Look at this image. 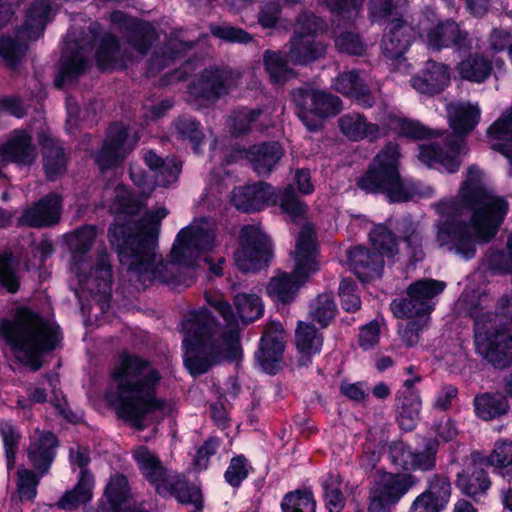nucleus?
Returning <instances> with one entry per match:
<instances>
[{"instance_id": "f257e3e1", "label": "nucleus", "mask_w": 512, "mask_h": 512, "mask_svg": "<svg viewBox=\"0 0 512 512\" xmlns=\"http://www.w3.org/2000/svg\"><path fill=\"white\" fill-rule=\"evenodd\" d=\"M143 158L150 169L149 177L141 169L130 168L131 179L140 195H134L124 186L115 189L110 210L116 215V221L109 230L110 242L116 247L121 264L144 284L159 280L173 288L189 287L193 279L177 276L174 270L193 267L204 253L214 248V223L204 218L195 219L177 234L169 262L157 261L158 231L161 220L168 214L167 209L160 206L145 212L138 220L135 218L156 186L166 187L178 179L181 164L175 158L163 159L153 151H147Z\"/></svg>"}, {"instance_id": "f03ea898", "label": "nucleus", "mask_w": 512, "mask_h": 512, "mask_svg": "<svg viewBox=\"0 0 512 512\" xmlns=\"http://www.w3.org/2000/svg\"><path fill=\"white\" fill-rule=\"evenodd\" d=\"M484 173L476 166L467 170L459 199L437 204L435 241L439 248L469 260L475 257L477 244L490 241L507 213L504 199L494 196L485 186Z\"/></svg>"}, {"instance_id": "7ed1b4c3", "label": "nucleus", "mask_w": 512, "mask_h": 512, "mask_svg": "<svg viewBox=\"0 0 512 512\" xmlns=\"http://www.w3.org/2000/svg\"><path fill=\"white\" fill-rule=\"evenodd\" d=\"M206 300L223 318L227 331L214 325L206 309L189 313L183 324L184 364L196 376L203 374L222 360H238L241 355L239 321L244 324L260 318L264 311L261 298L256 294L241 293L234 297L238 317L222 295L207 294Z\"/></svg>"}, {"instance_id": "20e7f679", "label": "nucleus", "mask_w": 512, "mask_h": 512, "mask_svg": "<svg viewBox=\"0 0 512 512\" xmlns=\"http://www.w3.org/2000/svg\"><path fill=\"white\" fill-rule=\"evenodd\" d=\"M159 381L158 371L149 362L123 355L112 371L107 402L119 417L141 429L173 411L172 404L156 398Z\"/></svg>"}, {"instance_id": "39448f33", "label": "nucleus", "mask_w": 512, "mask_h": 512, "mask_svg": "<svg viewBox=\"0 0 512 512\" xmlns=\"http://www.w3.org/2000/svg\"><path fill=\"white\" fill-rule=\"evenodd\" d=\"M506 248L507 255L496 252L489 256L491 267L501 272L512 270V232ZM467 298L464 301L475 320L478 353L496 367H507L512 363V289L500 297L495 314L484 312L490 302L487 294H479L476 301L474 296L469 301Z\"/></svg>"}, {"instance_id": "423d86ee", "label": "nucleus", "mask_w": 512, "mask_h": 512, "mask_svg": "<svg viewBox=\"0 0 512 512\" xmlns=\"http://www.w3.org/2000/svg\"><path fill=\"white\" fill-rule=\"evenodd\" d=\"M97 238L94 226H83L66 236L69 249L72 252V272L76 275L80 289L76 295L80 301L89 293L95 305L101 312L109 308L111 298V265L105 250H99L95 262L88 252Z\"/></svg>"}, {"instance_id": "0eeeda50", "label": "nucleus", "mask_w": 512, "mask_h": 512, "mask_svg": "<svg viewBox=\"0 0 512 512\" xmlns=\"http://www.w3.org/2000/svg\"><path fill=\"white\" fill-rule=\"evenodd\" d=\"M0 335L11 346L16 357L36 371L42 365V352L55 348L58 327L29 309L20 308L14 321L0 322Z\"/></svg>"}, {"instance_id": "6e6552de", "label": "nucleus", "mask_w": 512, "mask_h": 512, "mask_svg": "<svg viewBox=\"0 0 512 512\" xmlns=\"http://www.w3.org/2000/svg\"><path fill=\"white\" fill-rule=\"evenodd\" d=\"M447 116L454 132L453 139L445 137V150L437 141H430L419 147L418 159L429 167L454 173L460 167L459 156L467 152L463 137L479 123L481 109L478 103L455 102L447 105Z\"/></svg>"}, {"instance_id": "1a4fd4ad", "label": "nucleus", "mask_w": 512, "mask_h": 512, "mask_svg": "<svg viewBox=\"0 0 512 512\" xmlns=\"http://www.w3.org/2000/svg\"><path fill=\"white\" fill-rule=\"evenodd\" d=\"M400 151L396 143H388L374 157L358 186L369 193L384 194L390 202L410 200L417 190L399 173Z\"/></svg>"}, {"instance_id": "9d476101", "label": "nucleus", "mask_w": 512, "mask_h": 512, "mask_svg": "<svg viewBox=\"0 0 512 512\" xmlns=\"http://www.w3.org/2000/svg\"><path fill=\"white\" fill-rule=\"evenodd\" d=\"M338 126L347 139L356 142L363 139L374 141L389 131L414 139H432L441 134L440 131L431 130L418 121L408 120L391 112L378 116L375 122L368 121L359 113H347L339 118Z\"/></svg>"}, {"instance_id": "9b49d317", "label": "nucleus", "mask_w": 512, "mask_h": 512, "mask_svg": "<svg viewBox=\"0 0 512 512\" xmlns=\"http://www.w3.org/2000/svg\"><path fill=\"white\" fill-rule=\"evenodd\" d=\"M295 268L291 274L280 273L271 278L267 293L275 301L291 302L300 286L318 270L316 238L313 227L305 224L296 239L293 253Z\"/></svg>"}, {"instance_id": "f8f14e48", "label": "nucleus", "mask_w": 512, "mask_h": 512, "mask_svg": "<svg viewBox=\"0 0 512 512\" xmlns=\"http://www.w3.org/2000/svg\"><path fill=\"white\" fill-rule=\"evenodd\" d=\"M231 200L238 210L244 212L258 211L279 203L282 212L287 214L293 222L300 221L307 209L291 186L276 193L271 185L263 182L235 188Z\"/></svg>"}, {"instance_id": "ddd939ff", "label": "nucleus", "mask_w": 512, "mask_h": 512, "mask_svg": "<svg viewBox=\"0 0 512 512\" xmlns=\"http://www.w3.org/2000/svg\"><path fill=\"white\" fill-rule=\"evenodd\" d=\"M133 457L145 478L152 483L160 495H174L182 503L201 502V491L195 485H189L185 479L166 471L160 460L146 447L139 446L133 451Z\"/></svg>"}, {"instance_id": "4468645a", "label": "nucleus", "mask_w": 512, "mask_h": 512, "mask_svg": "<svg viewBox=\"0 0 512 512\" xmlns=\"http://www.w3.org/2000/svg\"><path fill=\"white\" fill-rule=\"evenodd\" d=\"M55 7L51 0H36L29 8L16 39L10 36L0 39V56L8 67L16 68L27 50L26 41L37 40L41 36L45 25L54 15Z\"/></svg>"}, {"instance_id": "2eb2a0df", "label": "nucleus", "mask_w": 512, "mask_h": 512, "mask_svg": "<svg viewBox=\"0 0 512 512\" xmlns=\"http://www.w3.org/2000/svg\"><path fill=\"white\" fill-rule=\"evenodd\" d=\"M415 31L427 47L435 51L451 47L468 50L472 46L468 31L452 19L437 21L433 15H421Z\"/></svg>"}, {"instance_id": "dca6fc26", "label": "nucleus", "mask_w": 512, "mask_h": 512, "mask_svg": "<svg viewBox=\"0 0 512 512\" xmlns=\"http://www.w3.org/2000/svg\"><path fill=\"white\" fill-rule=\"evenodd\" d=\"M292 100L298 107L299 118L310 131L318 130L323 118L336 115L342 108L338 96L322 90L296 89Z\"/></svg>"}, {"instance_id": "f3484780", "label": "nucleus", "mask_w": 512, "mask_h": 512, "mask_svg": "<svg viewBox=\"0 0 512 512\" xmlns=\"http://www.w3.org/2000/svg\"><path fill=\"white\" fill-rule=\"evenodd\" d=\"M323 28V21L313 14L304 13L298 17L288 52L291 63L305 65L325 55V45L314 39Z\"/></svg>"}, {"instance_id": "a211bd4d", "label": "nucleus", "mask_w": 512, "mask_h": 512, "mask_svg": "<svg viewBox=\"0 0 512 512\" xmlns=\"http://www.w3.org/2000/svg\"><path fill=\"white\" fill-rule=\"evenodd\" d=\"M272 255L270 239L259 226L242 228L240 247L234 254L235 263L244 272H255L267 266Z\"/></svg>"}, {"instance_id": "6ab92c4d", "label": "nucleus", "mask_w": 512, "mask_h": 512, "mask_svg": "<svg viewBox=\"0 0 512 512\" xmlns=\"http://www.w3.org/2000/svg\"><path fill=\"white\" fill-rule=\"evenodd\" d=\"M327 7L335 13L333 19L337 31L335 36V45L338 50L353 55H361L366 45L357 33L350 30H341V26L346 28L352 23L359 14L363 0H324Z\"/></svg>"}, {"instance_id": "aec40b11", "label": "nucleus", "mask_w": 512, "mask_h": 512, "mask_svg": "<svg viewBox=\"0 0 512 512\" xmlns=\"http://www.w3.org/2000/svg\"><path fill=\"white\" fill-rule=\"evenodd\" d=\"M445 287L444 282L434 279L416 281L407 288V298L392 301L391 310L402 319L420 314L428 316L433 310L431 299L443 292Z\"/></svg>"}, {"instance_id": "412c9836", "label": "nucleus", "mask_w": 512, "mask_h": 512, "mask_svg": "<svg viewBox=\"0 0 512 512\" xmlns=\"http://www.w3.org/2000/svg\"><path fill=\"white\" fill-rule=\"evenodd\" d=\"M90 461L89 450L85 447L70 449V462L73 468L81 469L77 484L72 490L67 491L58 501V507L64 510H74L82 504H86L93 497L95 480L93 475L85 469Z\"/></svg>"}, {"instance_id": "4be33fe9", "label": "nucleus", "mask_w": 512, "mask_h": 512, "mask_svg": "<svg viewBox=\"0 0 512 512\" xmlns=\"http://www.w3.org/2000/svg\"><path fill=\"white\" fill-rule=\"evenodd\" d=\"M137 140L122 124L111 126L103 147L96 156L99 168L103 171L118 165L133 149Z\"/></svg>"}, {"instance_id": "5701e85b", "label": "nucleus", "mask_w": 512, "mask_h": 512, "mask_svg": "<svg viewBox=\"0 0 512 512\" xmlns=\"http://www.w3.org/2000/svg\"><path fill=\"white\" fill-rule=\"evenodd\" d=\"M285 334L278 322H270L260 341L256 360L260 367L268 374L274 375L280 368L284 352Z\"/></svg>"}, {"instance_id": "b1692460", "label": "nucleus", "mask_w": 512, "mask_h": 512, "mask_svg": "<svg viewBox=\"0 0 512 512\" xmlns=\"http://www.w3.org/2000/svg\"><path fill=\"white\" fill-rule=\"evenodd\" d=\"M233 76L229 70L206 69L189 86V93L196 99L215 101L229 91L234 83Z\"/></svg>"}, {"instance_id": "393cba45", "label": "nucleus", "mask_w": 512, "mask_h": 512, "mask_svg": "<svg viewBox=\"0 0 512 512\" xmlns=\"http://www.w3.org/2000/svg\"><path fill=\"white\" fill-rule=\"evenodd\" d=\"M111 21L119 29L127 31V40L140 55H145L156 38L154 27L148 22L127 17L120 11L111 14Z\"/></svg>"}, {"instance_id": "a878e982", "label": "nucleus", "mask_w": 512, "mask_h": 512, "mask_svg": "<svg viewBox=\"0 0 512 512\" xmlns=\"http://www.w3.org/2000/svg\"><path fill=\"white\" fill-rule=\"evenodd\" d=\"M85 512H147L131 505L129 499L128 481L123 475L113 476L100 500L98 510L87 509Z\"/></svg>"}, {"instance_id": "bb28decb", "label": "nucleus", "mask_w": 512, "mask_h": 512, "mask_svg": "<svg viewBox=\"0 0 512 512\" xmlns=\"http://www.w3.org/2000/svg\"><path fill=\"white\" fill-rule=\"evenodd\" d=\"M332 87L365 108L374 104V97L367 85V75L364 72L343 71L333 80Z\"/></svg>"}, {"instance_id": "cd10ccee", "label": "nucleus", "mask_w": 512, "mask_h": 512, "mask_svg": "<svg viewBox=\"0 0 512 512\" xmlns=\"http://www.w3.org/2000/svg\"><path fill=\"white\" fill-rule=\"evenodd\" d=\"M0 157L3 162L31 165L37 158V149L32 143L30 131L14 130L0 146Z\"/></svg>"}, {"instance_id": "c85d7f7f", "label": "nucleus", "mask_w": 512, "mask_h": 512, "mask_svg": "<svg viewBox=\"0 0 512 512\" xmlns=\"http://www.w3.org/2000/svg\"><path fill=\"white\" fill-rule=\"evenodd\" d=\"M411 32L412 28L408 24L401 19H396L388 24L387 31L383 36L381 42L383 54L391 60H397L399 67L408 66L402 56L411 43Z\"/></svg>"}, {"instance_id": "c756f323", "label": "nucleus", "mask_w": 512, "mask_h": 512, "mask_svg": "<svg viewBox=\"0 0 512 512\" xmlns=\"http://www.w3.org/2000/svg\"><path fill=\"white\" fill-rule=\"evenodd\" d=\"M243 154L249 159L258 175H267L276 167L284 155V150L278 142L260 143L250 147L247 152L237 151L232 159L227 160V163L235 161L236 158H242Z\"/></svg>"}, {"instance_id": "7c9ffc66", "label": "nucleus", "mask_w": 512, "mask_h": 512, "mask_svg": "<svg viewBox=\"0 0 512 512\" xmlns=\"http://www.w3.org/2000/svg\"><path fill=\"white\" fill-rule=\"evenodd\" d=\"M450 82L447 65L429 60L421 74L411 78V86L420 94L432 96L442 92Z\"/></svg>"}, {"instance_id": "2f4dec72", "label": "nucleus", "mask_w": 512, "mask_h": 512, "mask_svg": "<svg viewBox=\"0 0 512 512\" xmlns=\"http://www.w3.org/2000/svg\"><path fill=\"white\" fill-rule=\"evenodd\" d=\"M61 198L50 194L34 206L25 209L18 220L21 226L44 227L56 223L60 218Z\"/></svg>"}, {"instance_id": "473e14b6", "label": "nucleus", "mask_w": 512, "mask_h": 512, "mask_svg": "<svg viewBox=\"0 0 512 512\" xmlns=\"http://www.w3.org/2000/svg\"><path fill=\"white\" fill-rule=\"evenodd\" d=\"M98 23L90 25V32L97 44L96 61L101 69H121L126 65L124 54L121 52L117 39L105 34L100 37Z\"/></svg>"}, {"instance_id": "72a5a7b5", "label": "nucleus", "mask_w": 512, "mask_h": 512, "mask_svg": "<svg viewBox=\"0 0 512 512\" xmlns=\"http://www.w3.org/2000/svg\"><path fill=\"white\" fill-rule=\"evenodd\" d=\"M349 266L355 275L363 282L378 278L384 268V260L375 252L362 246L346 251Z\"/></svg>"}, {"instance_id": "f704fd0d", "label": "nucleus", "mask_w": 512, "mask_h": 512, "mask_svg": "<svg viewBox=\"0 0 512 512\" xmlns=\"http://www.w3.org/2000/svg\"><path fill=\"white\" fill-rule=\"evenodd\" d=\"M488 137L493 143L492 149L503 154L510 163L509 175L512 176V106L506 109L501 116L488 128Z\"/></svg>"}, {"instance_id": "c9c22d12", "label": "nucleus", "mask_w": 512, "mask_h": 512, "mask_svg": "<svg viewBox=\"0 0 512 512\" xmlns=\"http://www.w3.org/2000/svg\"><path fill=\"white\" fill-rule=\"evenodd\" d=\"M56 438L50 432L36 431L31 438L28 457L35 468L45 473L55 455Z\"/></svg>"}, {"instance_id": "e433bc0d", "label": "nucleus", "mask_w": 512, "mask_h": 512, "mask_svg": "<svg viewBox=\"0 0 512 512\" xmlns=\"http://www.w3.org/2000/svg\"><path fill=\"white\" fill-rule=\"evenodd\" d=\"M92 51L90 45H80L76 52L66 50L60 62L59 73L55 78V84L58 88L66 83L73 81L80 75L87 66V54Z\"/></svg>"}, {"instance_id": "4c0bfd02", "label": "nucleus", "mask_w": 512, "mask_h": 512, "mask_svg": "<svg viewBox=\"0 0 512 512\" xmlns=\"http://www.w3.org/2000/svg\"><path fill=\"white\" fill-rule=\"evenodd\" d=\"M38 141L43 148L44 168L50 180L63 174L66 169V159L60 146L51 137L48 130H42Z\"/></svg>"}, {"instance_id": "58836bf2", "label": "nucleus", "mask_w": 512, "mask_h": 512, "mask_svg": "<svg viewBox=\"0 0 512 512\" xmlns=\"http://www.w3.org/2000/svg\"><path fill=\"white\" fill-rule=\"evenodd\" d=\"M410 475L383 473L374 488L386 502L396 503L413 485Z\"/></svg>"}, {"instance_id": "ea45409f", "label": "nucleus", "mask_w": 512, "mask_h": 512, "mask_svg": "<svg viewBox=\"0 0 512 512\" xmlns=\"http://www.w3.org/2000/svg\"><path fill=\"white\" fill-rule=\"evenodd\" d=\"M456 72L462 80L480 84L490 77L492 63L483 55L475 53L458 63Z\"/></svg>"}, {"instance_id": "a19ab883", "label": "nucleus", "mask_w": 512, "mask_h": 512, "mask_svg": "<svg viewBox=\"0 0 512 512\" xmlns=\"http://www.w3.org/2000/svg\"><path fill=\"white\" fill-rule=\"evenodd\" d=\"M456 484L464 494L476 497L489 488L490 481L483 469L473 467L459 473Z\"/></svg>"}, {"instance_id": "79ce46f5", "label": "nucleus", "mask_w": 512, "mask_h": 512, "mask_svg": "<svg viewBox=\"0 0 512 512\" xmlns=\"http://www.w3.org/2000/svg\"><path fill=\"white\" fill-rule=\"evenodd\" d=\"M475 412L478 417L490 420L508 411V402L501 394H483L474 400Z\"/></svg>"}, {"instance_id": "37998d69", "label": "nucleus", "mask_w": 512, "mask_h": 512, "mask_svg": "<svg viewBox=\"0 0 512 512\" xmlns=\"http://www.w3.org/2000/svg\"><path fill=\"white\" fill-rule=\"evenodd\" d=\"M370 243L381 259L384 257L390 259L398 253L396 238L391 231L384 225H376L369 233Z\"/></svg>"}, {"instance_id": "c03bdc74", "label": "nucleus", "mask_w": 512, "mask_h": 512, "mask_svg": "<svg viewBox=\"0 0 512 512\" xmlns=\"http://www.w3.org/2000/svg\"><path fill=\"white\" fill-rule=\"evenodd\" d=\"M296 345L302 354L312 356L321 351L323 337L314 326L300 322L296 330Z\"/></svg>"}, {"instance_id": "a18cd8bd", "label": "nucleus", "mask_w": 512, "mask_h": 512, "mask_svg": "<svg viewBox=\"0 0 512 512\" xmlns=\"http://www.w3.org/2000/svg\"><path fill=\"white\" fill-rule=\"evenodd\" d=\"M407 0H371L370 16L375 22L399 19L398 16L407 8Z\"/></svg>"}, {"instance_id": "49530a36", "label": "nucleus", "mask_w": 512, "mask_h": 512, "mask_svg": "<svg viewBox=\"0 0 512 512\" xmlns=\"http://www.w3.org/2000/svg\"><path fill=\"white\" fill-rule=\"evenodd\" d=\"M263 62L269 77L274 83H284L294 76L293 70L287 66V60L280 52L266 50Z\"/></svg>"}, {"instance_id": "de8ad7c7", "label": "nucleus", "mask_w": 512, "mask_h": 512, "mask_svg": "<svg viewBox=\"0 0 512 512\" xmlns=\"http://www.w3.org/2000/svg\"><path fill=\"white\" fill-rule=\"evenodd\" d=\"M401 401V411L399 414V424L404 430H412L419 418L421 410V400L416 391H409V394H403Z\"/></svg>"}, {"instance_id": "09e8293b", "label": "nucleus", "mask_w": 512, "mask_h": 512, "mask_svg": "<svg viewBox=\"0 0 512 512\" xmlns=\"http://www.w3.org/2000/svg\"><path fill=\"white\" fill-rule=\"evenodd\" d=\"M322 486L328 512H341L345 505V499L340 489V476L334 473L326 475L323 479Z\"/></svg>"}, {"instance_id": "8fccbe9b", "label": "nucleus", "mask_w": 512, "mask_h": 512, "mask_svg": "<svg viewBox=\"0 0 512 512\" xmlns=\"http://www.w3.org/2000/svg\"><path fill=\"white\" fill-rule=\"evenodd\" d=\"M336 305L331 294L319 295L310 305V317L322 327H326L334 318Z\"/></svg>"}, {"instance_id": "3c124183", "label": "nucleus", "mask_w": 512, "mask_h": 512, "mask_svg": "<svg viewBox=\"0 0 512 512\" xmlns=\"http://www.w3.org/2000/svg\"><path fill=\"white\" fill-rule=\"evenodd\" d=\"M283 512H315L316 502L309 491H294L286 494L281 502Z\"/></svg>"}, {"instance_id": "603ef678", "label": "nucleus", "mask_w": 512, "mask_h": 512, "mask_svg": "<svg viewBox=\"0 0 512 512\" xmlns=\"http://www.w3.org/2000/svg\"><path fill=\"white\" fill-rule=\"evenodd\" d=\"M404 325L399 326V336L406 346H414L418 343L420 332L427 325L429 317L427 315H414Z\"/></svg>"}, {"instance_id": "864d4df0", "label": "nucleus", "mask_w": 512, "mask_h": 512, "mask_svg": "<svg viewBox=\"0 0 512 512\" xmlns=\"http://www.w3.org/2000/svg\"><path fill=\"white\" fill-rule=\"evenodd\" d=\"M0 435L5 449L7 470L10 471L15 463V454L20 434L11 423L0 422Z\"/></svg>"}, {"instance_id": "5fc2aeb1", "label": "nucleus", "mask_w": 512, "mask_h": 512, "mask_svg": "<svg viewBox=\"0 0 512 512\" xmlns=\"http://www.w3.org/2000/svg\"><path fill=\"white\" fill-rule=\"evenodd\" d=\"M191 47L192 43L190 41L170 40L167 46V49L170 50L169 55H167V52L163 55L154 54L149 63V72L154 73L167 66L177 55L174 49L179 48L181 51H186Z\"/></svg>"}, {"instance_id": "6e6d98bb", "label": "nucleus", "mask_w": 512, "mask_h": 512, "mask_svg": "<svg viewBox=\"0 0 512 512\" xmlns=\"http://www.w3.org/2000/svg\"><path fill=\"white\" fill-rule=\"evenodd\" d=\"M250 468L251 467L244 456H236L231 459L224 474L225 480L229 485L238 487L242 481L247 478Z\"/></svg>"}, {"instance_id": "4d7b16f0", "label": "nucleus", "mask_w": 512, "mask_h": 512, "mask_svg": "<svg viewBox=\"0 0 512 512\" xmlns=\"http://www.w3.org/2000/svg\"><path fill=\"white\" fill-rule=\"evenodd\" d=\"M438 451V442L435 439H428L425 442L424 450L413 452V468L411 470H430L435 466V455Z\"/></svg>"}, {"instance_id": "13d9d810", "label": "nucleus", "mask_w": 512, "mask_h": 512, "mask_svg": "<svg viewBox=\"0 0 512 512\" xmlns=\"http://www.w3.org/2000/svg\"><path fill=\"white\" fill-rule=\"evenodd\" d=\"M451 485L449 480L443 476H434L429 487L422 494H428V497L443 507L449 500Z\"/></svg>"}, {"instance_id": "bf43d9fd", "label": "nucleus", "mask_w": 512, "mask_h": 512, "mask_svg": "<svg viewBox=\"0 0 512 512\" xmlns=\"http://www.w3.org/2000/svg\"><path fill=\"white\" fill-rule=\"evenodd\" d=\"M175 128L181 138L189 140L195 151H197L200 142L203 139V133L199 129V123L187 117L180 118Z\"/></svg>"}, {"instance_id": "052dcab7", "label": "nucleus", "mask_w": 512, "mask_h": 512, "mask_svg": "<svg viewBox=\"0 0 512 512\" xmlns=\"http://www.w3.org/2000/svg\"><path fill=\"white\" fill-rule=\"evenodd\" d=\"M389 457L391 462L403 470H411L413 468V451L404 442H394L389 447Z\"/></svg>"}, {"instance_id": "680f3d73", "label": "nucleus", "mask_w": 512, "mask_h": 512, "mask_svg": "<svg viewBox=\"0 0 512 512\" xmlns=\"http://www.w3.org/2000/svg\"><path fill=\"white\" fill-rule=\"evenodd\" d=\"M39 478L27 469L18 470L17 488L21 500H32L37 493Z\"/></svg>"}, {"instance_id": "e2e57ef3", "label": "nucleus", "mask_w": 512, "mask_h": 512, "mask_svg": "<svg viewBox=\"0 0 512 512\" xmlns=\"http://www.w3.org/2000/svg\"><path fill=\"white\" fill-rule=\"evenodd\" d=\"M339 297L343 309L354 312L360 308V297L356 292V285L350 279H343L339 286Z\"/></svg>"}, {"instance_id": "0e129e2a", "label": "nucleus", "mask_w": 512, "mask_h": 512, "mask_svg": "<svg viewBox=\"0 0 512 512\" xmlns=\"http://www.w3.org/2000/svg\"><path fill=\"white\" fill-rule=\"evenodd\" d=\"M259 114V111L249 109H241L234 112L229 122L231 132L238 135L248 131Z\"/></svg>"}, {"instance_id": "69168bd1", "label": "nucleus", "mask_w": 512, "mask_h": 512, "mask_svg": "<svg viewBox=\"0 0 512 512\" xmlns=\"http://www.w3.org/2000/svg\"><path fill=\"white\" fill-rule=\"evenodd\" d=\"M210 30L214 36L229 42L248 43L251 41V36L246 31L230 25H212Z\"/></svg>"}, {"instance_id": "338daca9", "label": "nucleus", "mask_w": 512, "mask_h": 512, "mask_svg": "<svg viewBox=\"0 0 512 512\" xmlns=\"http://www.w3.org/2000/svg\"><path fill=\"white\" fill-rule=\"evenodd\" d=\"M0 287L12 293L19 288V281L12 267V259L8 256L0 257Z\"/></svg>"}, {"instance_id": "774afa93", "label": "nucleus", "mask_w": 512, "mask_h": 512, "mask_svg": "<svg viewBox=\"0 0 512 512\" xmlns=\"http://www.w3.org/2000/svg\"><path fill=\"white\" fill-rule=\"evenodd\" d=\"M489 464L504 467L512 463V441H499L488 457Z\"/></svg>"}]
</instances>
